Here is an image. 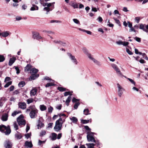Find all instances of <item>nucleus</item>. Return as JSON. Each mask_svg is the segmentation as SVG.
Segmentation results:
<instances>
[{
	"label": "nucleus",
	"instance_id": "5701e85b",
	"mask_svg": "<svg viewBox=\"0 0 148 148\" xmlns=\"http://www.w3.org/2000/svg\"><path fill=\"white\" fill-rule=\"evenodd\" d=\"M38 6L34 4L32 5V6L30 10L31 11H34L38 10Z\"/></svg>",
	"mask_w": 148,
	"mask_h": 148
},
{
	"label": "nucleus",
	"instance_id": "dca6fc26",
	"mask_svg": "<svg viewBox=\"0 0 148 148\" xmlns=\"http://www.w3.org/2000/svg\"><path fill=\"white\" fill-rule=\"evenodd\" d=\"M11 33L8 31H5L2 32V36L3 37L6 38L10 35Z\"/></svg>",
	"mask_w": 148,
	"mask_h": 148
},
{
	"label": "nucleus",
	"instance_id": "423d86ee",
	"mask_svg": "<svg viewBox=\"0 0 148 148\" xmlns=\"http://www.w3.org/2000/svg\"><path fill=\"white\" fill-rule=\"evenodd\" d=\"M17 121L19 125H25L26 124V121L23 119V116L22 115H20L17 119Z\"/></svg>",
	"mask_w": 148,
	"mask_h": 148
},
{
	"label": "nucleus",
	"instance_id": "052dcab7",
	"mask_svg": "<svg viewBox=\"0 0 148 148\" xmlns=\"http://www.w3.org/2000/svg\"><path fill=\"white\" fill-rule=\"evenodd\" d=\"M140 20V18L139 17H136L135 18V20L136 21L137 23H139Z\"/></svg>",
	"mask_w": 148,
	"mask_h": 148
},
{
	"label": "nucleus",
	"instance_id": "f8f14e48",
	"mask_svg": "<svg viewBox=\"0 0 148 148\" xmlns=\"http://www.w3.org/2000/svg\"><path fill=\"white\" fill-rule=\"evenodd\" d=\"M116 43L119 45H123L124 46H126L127 45L129 44V42H122L121 40H119L116 42Z\"/></svg>",
	"mask_w": 148,
	"mask_h": 148
},
{
	"label": "nucleus",
	"instance_id": "7ed1b4c3",
	"mask_svg": "<svg viewBox=\"0 0 148 148\" xmlns=\"http://www.w3.org/2000/svg\"><path fill=\"white\" fill-rule=\"evenodd\" d=\"M62 121V119L60 118L57 120L56 122L55 125L54 127V130L56 132H58L61 129L62 123L60 122Z\"/></svg>",
	"mask_w": 148,
	"mask_h": 148
},
{
	"label": "nucleus",
	"instance_id": "ea45409f",
	"mask_svg": "<svg viewBox=\"0 0 148 148\" xmlns=\"http://www.w3.org/2000/svg\"><path fill=\"white\" fill-rule=\"evenodd\" d=\"M83 51L84 53L87 55V56H88V54H90L89 53H88V51L87 50L86 48L85 47H84L83 49Z\"/></svg>",
	"mask_w": 148,
	"mask_h": 148
},
{
	"label": "nucleus",
	"instance_id": "2eb2a0df",
	"mask_svg": "<svg viewBox=\"0 0 148 148\" xmlns=\"http://www.w3.org/2000/svg\"><path fill=\"white\" fill-rule=\"evenodd\" d=\"M71 6L74 9L77 8L78 7V5L77 3H75L73 1H71L69 3Z\"/></svg>",
	"mask_w": 148,
	"mask_h": 148
},
{
	"label": "nucleus",
	"instance_id": "4c0bfd02",
	"mask_svg": "<svg viewBox=\"0 0 148 148\" xmlns=\"http://www.w3.org/2000/svg\"><path fill=\"white\" fill-rule=\"evenodd\" d=\"M5 60V58L3 55H0V62H3Z\"/></svg>",
	"mask_w": 148,
	"mask_h": 148
},
{
	"label": "nucleus",
	"instance_id": "c03bdc74",
	"mask_svg": "<svg viewBox=\"0 0 148 148\" xmlns=\"http://www.w3.org/2000/svg\"><path fill=\"white\" fill-rule=\"evenodd\" d=\"M61 23V21H60L56 20H51L50 21V23Z\"/></svg>",
	"mask_w": 148,
	"mask_h": 148
},
{
	"label": "nucleus",
	"instance_id": "8fccbe9b",
	"mask_svg": "<svg viewBox=\"0 0 148 148\" xmlns=\"http://www.w3.org/2000/svg\"><path fill=\"white\" fill-rule=\"evenodd\" d=\"M80 105V103L79 102L76 103L74 105V108L75 109H77L78 106Z\"/></svg>",
	"mask_w": 148,
	"mask_h": 148
},
{
	"label": "nucleus",
	"instance_id": "393cba45",
	"mask_svg": "<svg viewBox=\"0 0 148 148\" xmlns=\"http://www.w3.org/2000/svg\"><path fill=\"white\" fill-rule=\"evenodd\" d=\"M70 119L74 123H76L77 121V119L75 117H72L70 118Z\"/></svg>",
	"mask_w": 148,
	"mask_h": 148
},
{
	"label": "nucleus",
	"instance_id": "2f4dec72",
	"mask_svg": "<svg viewBox=\"0 0 148 148\" xmlns=\"http://www.w3.org/2000/svg\"><path fill=\"white\" fill-rule=\"evenodd\" d=\"M89 111L88 109H85L84 110V114L86 115H87L88 114H90V113H89Z\"/></svg>",
	"mask_w": 148,
	"mask_h": 148
},
{
	"label": "nucleus",
	"instance_id": "f257e3e1",
	"mask_svg": "<svg viewBox=\"0 0 148 148\" xmlns=\"http://www.w3.org/2000/svg\"><path fill=\"white\" fill-rule=\"evenodd\" d=\"M30 112L29 114L31 118L34 119L36 117L38 110L34 106H31L27 109L26 112Z\"/></svg>",
	"mask_w": 148,
	"mask_h": 148
},
{
	"label": "nucleus",
	"instance_id": "6e6552de",
	"mask_svg": "<svg viewBox=\"0 0 148 148\" xmlns=\"http://www.w3.org/2000/svg\"><path fill=\"white\" fill-rule=\"evenodd\" d=\"M32 38L34 39H36L40 40L42 38V37L40 35L39 33L34 32L32 33Z\"/></svg>",
	"mask_w": 148,
	"mask_h": 148
},
{
	"label": "nucleus",
	"instance_id": "f03ea898",
	"mask_svg": "<svg viewBox=\"0 0 148 148\" xmlns=\"http://www.w3.org/2000/svg\"><path fill=\"white\" fill-rule=\"evenodd\" d=\"M0 131L4 133L6 135H9L11 132V130L9 125L7 127L4 125H0Z\"/></svg>",
	"mask_w": 148,
	"mask_h": 148
},
{
	"label": "nucleus",
	"instance_id": "e2e57ef3",
	"mask_svg": "<svg viewBox=\"0 0 148 148\" xmlns=\"http://www.w3.org/2000/svg\"><path fill=\"white\" fill-rule=\"evenodd\" d=\"M60 42V40H55L53 41V42L54 43L57 44L58 45H59Z\"/></svg>",
	"mask_w": 148,
	"mask_h": 148
},
{
	"label": "nucleus",
	"instance_id": "a878e982",
	"mask_svg": "<svg viewBox=\"0 0 148 148\" xmlns=\"http://www.w3.org/2000/svg\"><path fill=\"white\" fill-rule=\"evenodd\" d=\"M47 107L44 105H41L40 106V108L42 111H43L47 109Z\"/></svg>",
	"mask_w": 148,
	"mask_h": 148
},
{
	"label": "nucleus",
	"instance_id": "7c9ffc66",
	"mask_svg": "<svg viewBox=\"0 0 148 148\" xmlns=\"http://www.w3.org/2000/svg\"><path fill=\"white\" fill-rule=\"evenodd\" d=\"M25 85V83L24 81H21L19 83L18 86L19 87H22Z\"/></svg>",
	"mask_w": 148,
	"mask_h": 148
},
{
	"label": "nucleus",
	"instance_id": "ddd939ff",
	"mask_svg": "<svg viewBox=\"0 0 148 148\" xmlns=\"http://www.w3.org/2000/svg\"><path fill=\"white\" fill-rule=\"evenodd\" d=\"M23 137V136L21 133L16 131V133L15 134V138L16 140L21 139Z\"/></svg>",
	"mask_w": 148,
	"mask_h": 148
},
{
	"label": "nucleus",
	"instance_id": "4468645a",
	"mask_svg": "<svg viewBox=\"0 0 148 148\" xmlns=\"http://www.w3.org/2000/svg\"><path fill=\"white\" fill-rule=\"evenodd\" d=\"M19 108L22 109H25L26 107V105L25 103L19 102L18 103Z\"/></svg>",
	"mask_w": 148,
	"mask_h": 148
},
{
	"label": "nucleus",
	"instance_id": "603ef678",
	"mask_svg": "<svg viewBox=\"0 0 148 148\" xmlns=\"http://www.w3.org/2000/svg\"><path fill=\"white\" fill-rule=\"evenodd\" d=\"M126 51L127 53L130 55H132L133 54V53L130 50L127 48L126 49Z\"/></svg>",
	"mask_w": 148,
	"mask_h": 148
},
{
	"label": "nucleus",
	"instance_id": "c9c22d12",
	"mask_svg": "<svg viewBox=\"0 0 148 148\" xmlns=\"http://www.w3.org/2000/svg\"><path fill=\"white\" fill-rule=\"evenodd\" d=\"M34 101V99L32 98H29L27 100V103L28 104H30L32 102H33Z\"/></svg>",
	"mask_w": 148,
	"mask_h": 148
},
{
	"label": "nucleus",
	"instance_id": "6e6d98bb",
	"mask_svg": "<svg viewBox=\"0 0 148 148\" xmlns=\"http://www.w3.org/2000/svg\"><path fill=\"white\" fill-rule=\"evenodd\" d=\"M14 126L15 130H17L18 129V127L17 124L16 123H14Z\"/></svg>",
	"mask_w": 148,
	"mask_h": 148
},
{
	"label": "nucleus",
	"instance_id": "13d9d810",
	"mask_svg": "<svg viewBox=\"0 0 148 148\" xmlns=\"http://www.w3.org/2000/svg\"><path fill=\"white\" fill-rule=\"evenodd\" d=\"M114 20H115L116 23L118 24L119 25H120V23L119 21V20L117 19L116 18H114Z\"/></svg>",
	"mask_w": 148,
	"mask_h": 148
},
{
	"label": "nucleus",
	"instance_id": "aec40b11",
	"mask_svg": "<svg viewBox=\"0 0 148 148\" xmlns=\"http://www.w3.org/2000/svg\"><path fill=\"white\" fill-rule=\"evenodd\" d=\"M38 71V70L36 68H32L30 70V73L31 74H36Z\"/></svg>",
	"mask_w": 148,
	"mask_h": 148
},
{
	"label": "nucleus",
	"instance_id": "bb28decb",
	"mask_svg": "<svg viewBox=\"0 0 148 148\" xmlns=\"http://www.w3.org/2000/svg\"><path fill=\"white\" fill-rule=\"evenodd\" d=\"M71 99V96H69L66 101V103L67 106L69 105V103L70 102Z\"/></svg>",
	"mask_w": 148,
	"mask_h": 148
},
{
	"label": "nucleus",
	"instance_id": "4be33fe9",
	"mask_svg": "<svg viewBox=\"0 0 148 148\" xmlns=\"http://www.w3.org/2000/svg\"><path fill=\"white\" fill-rule=\"evenodd\" d=\"M32 75L30 77L31 79L32 80H34L36 78L39 77V74H31Z\"/></svg>",
	"mask_w": 148,
	"mask_h": 148
},
{
	"label": "nucleus",
	"instance_id": "c756f323",
	"mask_svg": "<svg viewBox=\"0 0 148 148\" xmlns=\"http://www.w3.org/2000/svg\"><path fill=\"white\" fill-rule=\"evenodd\" d=\"M57 134L54 133H52V138L51 139L53 140H55L57 138Z\"/></svg>",
	"mask_w": 148,
	"mask_h": 148
},
{
	"label": "nucleus",
	"instance_id": "20e7f679",
	"mask_svg": "<svg viewBox=\"0 0 148 148\" xmlns=\"http://www.w3.org/2000/svg\"><path fill=\"white\" fill-rule=\"evenodd\" d=\"M111 66L114 69V70L116 71V73L119 76L122 77L123 75L119 69L118 66L116 64H112L111 65Z\"/></svg>",
	"mask_w": 148,
	"mask_h": 148
},
{
	"label": "nucleus",
	"instance_id": "473e14b6",
	"mask_svg": "<svg viewBox=\"0 0 148 148\" xmlns=\"http://www.w3.org/2000/svg\"><path fill=\"white\" fill-rule=\"evenodd\" d=\"M44 126V124L42 123L41 122L39 121V123L38 125V129L41 128L42 127H43Z\"/></svg>",
	"mask_w": 148,
	"mask_h": 148
},
{
	"label": "nucleus",
	"instance_id": "f3484780",
	"mask_svg": "<svg viewBox=\"0 0 148 148\" xmlns=\"http://www.w3.org/2000/svg\"><path fill=\"white\" fill-rule=\"evenodd\" d=\"M16 59V58L14 57H13L10 58L9 60L8 63L9 65L10 66H11L15 62Z\"/></svg>",
	"mask_w": 148,
	"mask_h": 148
},
{
	"label": "nucleus",
	"instance_id": "f704fd0d",
	"mask_svg": "<svg viewBox=\"0 0 148 148\" xmlns=\"http://www.w3.org/2000/svg\"><path fill=\"white\" fill-rule=\"evenodd\" d=\"M20 113H21V111H14L12 114V116L14 117L16 115Z\"/></svg>",
	"mask_w": 148,
	"mask_h": 148
},
{
	"label": "nucleus",
	"instance_id": "58836bf2",
	"mask_svg": "<svg viewBox=\"0 0 148 148\" xmlns=\"http://www.w3.org/2000/svg\"><path fill=\"white\" fill-rule=\"evenodd\" d=\"M20 93L19 90H15L13 93V95H18Z\"/></svg>",
	"mask_w": 148,
	"mask_h": 148
},
{
	"label": "nucleus",
	"instance_id": "3c124183",
	"mask_svg": "<svg viewBox=\"0 0 148 148\" xmlns=\"http://www.w3.org/2000/svg\"><path fill=\"white\" fill-rule=\"evenodd\" d=\"M46 133V132L45 131L42 130L41 132L40 133V136H42L44 135H45V134Z\"/></svg>",
	"mask_w": 148,
	"mask_h": 148
},
{
	"label": "nucleus",
	"instance_id": "6ab92c4d",
	"mask_svg": "<svg viewBox=\"0 0 148 148\" xmlns=\"http://www.w3.org/2000/svg\"><path fill=\"white\" fill-rule=\"evenodd\" d=\"M37 90L36 88H34L30 92L31 96H34L36 95L37 92Z\"/></svg>",
	"mask_w": 148,
	"mask_h": 148
},
{
	"label": "nucleus",
	"instance_id": "e433bc0d",
	"mask_svg": "<svg viewBox=\"0 0 148 148\" xmlns=\"http://www.w3.org/2000/svg\"><path fill=\"white\" fill-rule=\"evenodd\" d=\"M73 92H66L64 93V96H67L69 95V96H71L72 95V93Z\"/></svg>",
	"mask_w": 148,
	"mask_h": 148
},
{
	"label": "nucleus",
	"instance_id": "a18cd8bd",
	"mask_svg": "<svg viewBox=\"0 0 148 148\" xmlns=\"http://www.w3.org/2000/svg\"><path fill=\"white\" fill-rule=\"evenodd\" d=\"M73 22L77 24H80V22L79 20L76 18H74L73 19Z\"/></svg>",
	"mask_w": 148,
	"mask_h": 148
},
{
	"label": "nucleus",
	"instance_id": "0e129e2a",
	"mask_svg": "<svg viewBox=\"0 0 148 148\" xmlns=\"http://www.w3.org/2000/svg\"><path fill=\"white\" fill-rule=\"evenodd\" d=\"M16 19L17 21H19L22 19V18L21 16H17L16 17Z\"/></svg>",
	"mask_w": 148,
	"mask_h": 148
},
{
	"label": "nucleus",
	"instance_id": "338daca9",
	"mask_svg": "<svg viewBox=\"0 0 148 148\" xmlns=\"http://www.w3.org/2000/svg\"><path fill=\"white\" fill-rule=\"evenodd\" d=\"M79 101V99H76L74 97H73L72 99V102H76L77 101Z\"/></svg>",
	"mask_w": 148,
	"mask_h": 148
},
{
	"label": "nucleus",
	"instance_id": "a211bd4d",
	"mask_svg": "<svg viewBox=\"0 0 148 148\" xmlns=\"http://www.w3.org/2000/svg\"><path fill=\"white\" fill-rule=\"evenodd\" d=\"M8 115L6 114H5L2 115L1 118V120L3 121H6L8 120Z\"/></svg>",
	"mask_w": 148,
	"mask_h": 148
},
{
	"label": "nucleus",
	"instance_id": "a19ab883",
	"mask_svg": "<svg viewBox=\"0 0 148 148\" xmlns=\"http://www.w3.org/2000/svg\"><path fill=\"white\" fill-rule=\"evenodd\" d=\"M12 82L11 81H10L7 82L5 85L4 86L5 88H7L11 84Z\"/></svg>",
	"mask_w": 148,
	"mask_h": 148
},
{
	"label": "nucleus",
	"instance_id": "b1692460",
	"mask_svg": "<svg viewBox=\"0 0 148 148\" xmlns=\"http://www.w3.org/2000/svg\"><path fill=\"white\" fill-rule=\"evenodd\" d=\"M95 145L94 143H86V145L87 147V148H95L94 147Z\"/></svg>",
	"mask_w": 148,
	"mask_h": 148
},
{
	"label": "nucleus",
	"instance_id": "9d476101",
	"mask_svg": "<svg viewBox=\"0 0 148 148\" xmlns=\"http://www.w3.org/2000/svg\"><path fill=\"white\" fill-rule=\"evenodd\" d=\"M67 55L72 62L75 64L76 65L77 64L78 62L77 61L76 59L75 58V57L70 53H67Z\"/></svg>",
	"mask_w": 148,
	"mask_h": 148
},
{
	"label": "nucleus",
	"instance_id": "0eeeda50",
	"mask_svg": "<svg viewBox=\"0 0 148 148\" xmlns=\"http://www.w3.org/2000/svg\"><path fill=\"white\" fill-rule=\"evenodd\" d=\"M87 138L88 141L89 142H93L95 141V139L94 138V133L90 132V133L87 132Z\"/></svg>",
	"mask_w": 148,
	"mask_h": 148
},
{
	"label": "nucleus",
	"instance_id": "4d7b16f0",
	"mask_svg": "<svg viewBox=\"0 0 148 148\" xmlns=\"http://www.w3.org/2000/svg\"><path fill=\"white\" fill-rule=\"evenodd\" d=\"M62 105L61 104H60L59 105H57L56 107V108L58 110H60L62 108Z\"/></svg>",
	"mask_w": 148,
	"mask_h": 148
},
{
	"label": "nucleus",
	"instance_id": "39448f33",
	"mask_svg": "<svg viewBox=\"0 0 148 148\" xmlns=\"http://www.w3.org/2000/svg\"><path fill=\"white\" fill-rule=\"evenodd\" d=\"M118 88V95L119 96L121 97L123 95L125 89L119 83L117 84Z\"/></svg>",
	"mask_w": 148,
	"mask_h": 148
},
{
	"label": "nucleus",
	"instance_id": "1a4fd4ad",
	"mask_svg": "<svg viewBox=\"0 0 148 148\" xmlns=\"http://www.w3.org/2000/svg\"><path fill=\"white\" fill-rule=\"evenodd\" d=\"M88 57L90 60H92L96 65L98 66H101V62L94 58L91 54H88Z\"/></svg>",
	"mask_w": 148,
	"mask_h": 148
},
{
	"label": "nucleus",
	"instance_id": "774afa93",
	"mask_svg": "<svg viewBox=\"0 0 148 148\" xmlns=\"http://www.w3.org/2000/svg\"><path fill=\"white\" fill-rule=\"evenodd\" d=\"M83 31H85L88 34L91 35L92 34L91 32L90 31L86 30H83Z\"/></svg>",
	"mask_w": 148,
	"mask_h": 148
},
{
	"label": "nucleus",
	"instance_id": "69168bd1",
	"mask_svg": "<svg viewBox=\"0 0 148 148\" xmlns=\"http://www.w3.org/2000/svg\"><path fill=\"white\" fill-rule=\"evenodd\" d=\"M16 100V98H14V97L12 96L11 97L10 99V101H14Z\"/></svg>",
	"mask_w": 148,
	"mask_h": 148
},
{
	"label": "nucleus",
	"instance_id": "c85d7f7f",
	"mask_svg": "<svg viewBox=\"0 0 148 148\" xmlns=\"http://www.w3.org/2000/svg\"><path fill=\"white\" fill-rule=\"evenodd\" d=\"M67 45V43L65 42L60 40V43L58 45L65 46Z\"/></svg>",
	"mask_w": 148,
	"mask_h": 148
},
{
	"label": "nucleus",
	"instance_id": "680f3d73",
	"mask_svg": "<svg viewBox=\"0 0 148 148\" xmlns=\"http://www.w3.org/2000/svg\"><path fill=\"white\" fill-rule=\"evenodd\" d=\"M44 10L46 11L47 12L51 10H50V9L49 8L47 7H45L44 8Z\"/></svg>",
	"mask_w": 148,
	"mask_h": 148
},
{
	"label": "nucleus",
	"instance_id": "09e8293b",
	"mask_svg": "<svg viewBox=\"0 0 148 148\" xmlns=\"http://www.w3.org/2000/svg\"><path fill=\"white\" fill-rule=\"evenodd\" d=\"M84 128L86 130L88 131V132H87L90 133V130L91 129L89 128L88 126H84Z\"/></svg>",
	"mask_w": 148,
	"mask_h": 148
},
{
	"label": "nucleus",
	"instance_id": "49530a36",
	"mask_svg": "<svg viewBox=\"0 0 148 148\" xmlns=\"http://www.w3.org/2000/svg\"><path fill=\"white\" fill-rule=\"evenodd\" d=\"M89 120H82L81 122L83 124H86L88 123L89 122Z\"/></svg>",
	"mask_w": 148,
	"mask_h": 148
},
{
	"label": "nucleus",
	"instance_id": "bf43d9fd",
	"mask_svg": "<svg viewBox=\"0 0 148 148\" xmlns=\"http://www.w3.org/2000/svg\"><path fill=\"white\" fill-rule=\"evenodd\" d=\"M135 53L136 54H139L140 55H141L142 54V53L140 52H138V50L136 49H135Z\"/></svg>",
	"mask_w": 148,
	"mask_h": 148
},
{
	"label": "nucleus",
	"instance_id": "cd10ccee",
	"mask_svg": "<svg viewBox=\"0 0 148 148\" xmlns=\"http://www.w3.org/2000/svg\"><path fill=\"white\" fill-rule=\"evenodd\" d=\"M124 77L128 80L132 84L134 85V86H135L136 85V82L133 80L131 79L127 78L126 76H125Z\"/></svg>",
	"mask_w": 148,
	"mask_h": 148
},
{
	"label": "nucleus",
	"instance_id": "72a5a7b5",
	"mask_svg": "<svg viewBox=\"0 0 148 148\" xmlns=\"http://www.w3.org/2000/svg\"><path fill=\"white\" fill-rule=\"evenodd\" d=\"M58 89L60 91L63 92L66 90V88L62 87H58Z\"/></svg>",
	"mask_w": 148,
	"mask_h": 148
},
{
	"label": "nucleus",
	"instance_id": "412c9836",
	"mask_svg": "<svg viewBox=\"0 0 148 148\" xmlns=\"http://www.w3.org/2000/svg\"><path fill=\"white\" fill-rule=\"evenodd\" d=\"M25 146H27L29 148H32L33 146V145L31 142H28V141L25 142Z\"/></svg>",
	"mask_w": 148,
	"mask_h": 148
},
{
	"label": "nucleus",
	"instance_id": "5fc2aeb1",
	"mask_svg": "<svg viewBox=\"0 0 148 148\" xmlns=\"http://www.w3.org/2000/svg\"><path fill=\"white\" fill-rule=\"evenodd\" d=\"M14 68H15L16 70V73L18 74L20 73V70L19 68L17 66H14Z\"/></svg>",
	"mask_w": 148,
	"mask_h": 148
},
{
	"label": "nucleus",
	"instance_id": "37998d69",
	"mask_svg": "<svg viewBox=\"0 0 148 148\" xmlns=\"http://www.w3.org/2000/svg\"><path fill=\"white\" fill-rule=\"evenodd\" d=\"M48 112L51 113L52 112L53 108L52 107L50 106L48 108Z\"/></svg>",
	"mask_w": 148,
	"mask_h": 148
},
{
	"label": "nucleus",
	"instance_id": "79ce46f5",
	"mask_svg": "<svg viewBox=\"0 0 148 148\" xmlns=\"http://www.w3.org/2000/svg\"><path fill=\"white\" fill-rule=\"evenodd\" d=\"M31 68V65L29 64H27L25 67V70L27 71H29Z\"/></svg>",
	"mask_w": 148,
	"mask_h": 148
},
{
	"label": "nucleus",
	"instance_id": "864d4df0",
	"mask_svg": "<svg viewBox=\"0 0 148 148\" xmlns=\"http://www.w3.org/2000/svg\"><path fill=\"white\" fill-rule=\"evenodd\" d=\"M53 84L51 83H47L46 85H45V87H49L50 86H52L53 85Z\"/></svg>",
	"mask_w": 148,
	"mask_h": 148
},
{
	"label": "nucleus",
	"instance_id": "9b49d317",
	"mask_svg": "<svg viewBox=\"0 0 148 148\" xmlns=\"http://www.w3.org/2000/svg\"><path fill=\"white\" fill-rule=\"evenodd\" d=\"M4 145L6 148H11L12 146L11 143L8 140L5 141L4 143Z\"/></svg>",
	"mask_w": 148,
	"mask_h": 148
},
{
	"label": "nucleus",
	"instance_id": "de8ad7c7",
	"mask_svg": "<svg viewBox=\"0 0 148 148\" xmlns=\"http://www.w3.org/2000/svg\"><path fill=\"white\" fill-rule=\"evenodd\" d=\"M31 135V133H27L25 134V136L26 138L27 139H28L29 137H30Z\"/></svg>",
	"mask_w": 148,
	"mask_h": 148
}]
</instances>
